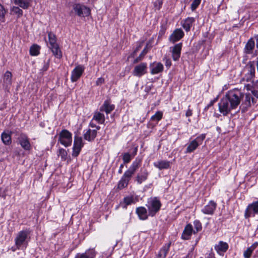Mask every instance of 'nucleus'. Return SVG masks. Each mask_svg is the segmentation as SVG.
I'll list each match as a JSON object with an SVG mask.
<instances>
[{"label":"nucleus","instance_id":"9b49d317","mask_svg":"<svg viewBox=\"0 0 258 258\" xmlns=\"http://www.w3.org/2000/svg\"><path fill=\"white\" fill-rule=\"evenodd\" d=\"M181 48V43H179L178 44L175 45L172 48L171 47L172 56L174 60L177 61L179 59L180 56Z\"/></svg>","mask_w":258,"mask_h":258},{"label":"nucleus","instance_id":"6e6552de","mask_svg":"<svg viewBox=\"0 0 258 258\" xmlns=\"http://www.w3.org/2000/svg\"><path fill=\"white\" fill-rule=\"evenodd\" d=\"M147 63L143 62L135 66L132 73L134 76L140 77L147 73Z\"/></svg>","mask_w":258,"mask_h":258},{"label":"nucleus","instance_id":"0eeeda50","mask_svg":"<svg viewBox=\"0 0 258 258\" xmlns=\"http://www.w3.org/2000/svg\"><path fill=\"white\" fill-rule=\"evenodd\" d=\"M255 214H258V201L253 202L249 204L245 211L244 216L245 218L252 216L254 217Z\"/></svg>","mask_w":258,"mask_h":258},{"label":"nucleus","instance_id":"c85d7f7f","mask_svg":"<svg viewBox=\"0 0 258 258\" xmlns=\"http://www.w3.org/2000/svg\"><path fill=\"white\" fill-rule=\"evenodd\" d=\"M199 143L197 142V140L195 139L192 141L186 149V153H191L195 150L199 145Z\"/></svg>","mask_w":258,"mask_h":258},{"label":"nucleus","instance_id":"8fccbe9b","mask_svg":"<svg viewBox=\"0 0 258 258\" xmlns=\"http://www.w3.org/2000/svg\"><path fill=\"white\" fill-rule=\"evenodd\" d=\"M205 138V135L202 134L200 135V136L198 137L195 140H197V142L200 144L202 143L203 141Z\"/></svg>","mask_w":258,"mask_h":258},{"label":"nucleus","instance_id":"58836bf2","mask_svg":"<svg viewBox=\"0 0 258 258\" xmlns=\"http://www.w3.org/2000/svg\"><path fill=\"white\" fill-rule=\"evenodd\" d=\"M132 158V155L128 153H125L123 154L122 160L124 163H129Z\"/></svg>","mask_w":258,"mask_h":258},{"label":"nucleus","instance_id":"72a5a7b5","mask_svg":"<svg viewBox=\"0 0 258 258\" xmlns=\"http://www.w3.org/2000/svg\"><path fill=\"white\" fill-rule=\"evenodd\" d=\"M49 43L50 46L57 44L56 43V36L52 32H49L48 34Z\"/></svg>","mask_w":258,"mask_h":258},{"label":"nucleus","instance_id":"4468645a","mask_svg":"<svg viewBox=\"0 0 258 258\" xmlns=\"http://www.w3.org/2000/svg\"><path fill=\"white\" fill-rule=\"evenodd\" d=\"M151 73L152 75L158 74L163 70V65L161 62H153L150 64Z\"/></svg>","mask_w":258,"mask_h":258},{"label":"nucleus","instance_id":"49530a36","mask_svg":"<svg viewBox=\"0 0 258 258\" xmlns=\"http://www.w3.org/2000/svg\"><path fill=\"white\" fill-rule=\"evenodd\" d=\"M12 11L16 14H18L19 16L22 15L23 11L19 7H14L12 9Z\"/></svg>","mask_w":258,"mask_h":258},{"label":"nucleus","instance_id":"de8ad7c7","mask_svg":"<svg viewBox=\"0 0 258 258\" xmlns=\"http://www.w3.org/2000/svg\"><path fill=\"white\" fill-rule=\"evenodd\" d=\"M250 99L251 96L249 94H246L245 95V107H247L250 106Z\"/></svg>","mask_w":258,"mask_h":258},{"label":"nucleus","instance_id":"20e7f679","mask_svg":"<svg viewBox=\"0 0 258 258\" xmlns=\"http://www.w3.org/2000/svg\"><path fill=\"white\" fill-rule=\"evenodd\" d=\"M59 141L65 147H68L72 143V134L68 131L62 130L59 135Z\"/></svg>","mask_w":258,"mask_h":258},{"label":"nucleus","instance_id":"cd10ccee","mask_svg":"<svg viewBox=\"0 0 258 258\" xmlns=\"http://www.w3.org/2000/svg\"><path fill=\"white\" fill-rule=\"evenodd\" d=\"M194 21L195 19L194 18H187L183 23L182 27L186 31H188L190 30Z\"/></svg>","mask_w":258,"mask_h":258},{"label":"nucleus","instance_id":"39448f33","mask_svg":"<svg viewBox=\"0 0 258 258\" xmlns=\"http://www.w3.org/2000/svg\"><path fill=\"white\" fill-rule=\"evenodd\" d=\"M83 146L84 144L83 143L82 137L75 136L74 139L72 156L74 157H77Z\"/></svg>","mask_w":258,"mask_h":258},{"label":"nucleus","instance_id":"5701e85b","mask_svg":"<svg viewBox=\"0 0 258 258\" xmlns=\"http://www.w3.org/2000/svg\"><path fill=\"white\" fill-rule=\"evenodd\" d=\"M154 166L160 170L167 169L170 167V162L167 161H159L154 163Z\"/></svg>","mask_w":258,"mask_h":258},{"label":"nucleus","instance_id":"6ab92c4d","mask_svg":"<svg viewBox=\"0 0 258 258\" xmlns=\"http://www.w3.org/2000/svg\"><path fill=\"white\" fill-rule=\"evenodd\" d=\"M97 136V130L88 129L84 134L85 140L91 142L93 141Z\"/></svg>","mask_w":258,"mask_h":258},{"label":"nucleus","instance_id":"7ed1b4c3","mask_svg":"<svg viewBox=\"0 0 258 258\" xmlns=\"http://www.w3.org/2000/svg\"><path fill=\"white\" fill-rule=\"evenodd\" d=\"M161 204L160 202L157 199V198H154L151 199L148 202V205L147 206L149 215L151 216H154L155 214L160 210Z\"/></svg>","mask_w":258,"mask_h":258},{"label":"nucleus","instance_id":"79ce46f5","mask_svg":"<svg viewBox=\"0 0 258 258\" xmlns=\"http://www.w3.org/2000/svg\"><path fill=\"white\" fill-rule=\"evenodd\" d=\"M88 258H94L96 255V252L93 249H89L85 253Z\"/></svg>","mask_w":258,"mask_h":258},{"label":"nucleus","instance_id":"09e8293b","mask_svg":"<svg viewBox=\"0 0 258 258\" xmlns=\"http://www.w3.org/2000/svg\"><path fill=\"white\" fill-rule=\"evenodd\" d=\"M195 227L197 230V232L199 231L202 229V225L201 223L198 221H195L194 222Z\"/></svg>","mask_w":258,"mask_h":258},{"label":"nucleus","instance_id":"f257e3e1","mask_svg":"<svg viewBox=\"0 0 258 258\" xmlns=\"http://www.w3.org/2000/svg\"><path fill=\"white\" fill-rule=\"evenodd\" d=\"M243 97V94L239 90L229 91L218 104L219 111L224 115H227L238 106Z\"/></svg>","mask_w":258,"mask_h":258},{"label":"nucleus","instance_id":"423d86ee","mask_svg":"<svg viewBox=\"0 0 258 258\" xmlns=\"http://www.w3.org/2000/svg\"><path fill=\"white\" fill-rule=\"evenodd\" d=\"M73 9L75 13L80 17L87 16L90 13V10L89 8L80 4H75L73 7Z\"/></svg>","mask_w":258,"mask_h":258},{"label":"nucleus","instance_id":"ea45409f","mask_svg":"<svg viewBox=\"0 0 258 258\" xmlns=\"http://www.w3.org/2000/svg\"><path fill=\"white\" fill-rule=\"evenodd\" d=\"M67 155V153L66 151L63 149H60L58 152V156H60L61 159L63 160H66V157Z\"/></svg>","mask_w":258,"mask_h":258},{"label":"nucleus","instance_id":"c9c22d12","mask_svg":"<svg viewBox=\"0 0 258 258\" xmlns=\"http://www.w3.org/2000/svg\"><path fill=\"white\" fill-rule=\"evenodd\" d=\"M163 116V112L160 111H157L156 113L151 117V120L154 121H159Z\"/></svg>","mask_w":258,"mask_h":258},{"label":"nucleus","instance_id":"e433bc0d","mask_svg":"<svg viewBox=\"0 0 258 258\" xmlns=\"http://www.w3.org/2000/svg\"><path fill=\"white\" fill-rule=\"evenodd\" d=\"M135 172L130 169L126 170L123 174L122 177L125 178L127 180L130 181L132 176L134 174Z\"/></svg>","mask_w":258,"mask_h":258},{"label":"nucleus","instance_id":"5fc2aeb1","mask_svg":"<svg viewBox=\"0 0 258 258\" xmlns=\"http://www.w3.org/2000/svg\"><path fill=\"white\" fill-rule=\"evenodd\" d=\"M165 66L167 67H170L171 66V61L170 59L166 58Z\"/></svg>","mask_w":258,"mask_h":258},{"label":"nucleus","instance_id":"7c9ffc66","mask_svg":"<svg viewBox=\"0 0 258 258\" xmlns=\"http://www.w3.org/2000/svg\"><path fill=\"white\" fill-rule=\"evenodd\" d=\"M12 78V74L9 71H7L5 73V74H4V78H3L4 83L7 86L11 85Z\"/></svg>","mask_w":258,"mask_h":258},{"label":"nucleus","instance_id":"c756f323","mask_svg":"<svg viewBox=\"0 0 258 258\" xmlns=\"http://www.w3.org/2000/svg\"><path fill=\"white\" fill-rule=\"evenodd\" d=\"M141 162H142L141 159L136 158V160L133 162L131 166L130 167V168L128 169L135 173L136 170L141 166Z\"/></svg>","mask_w":258,"mask_h":258},{"label":"nucleus","instance_id":"4d7b16f0","mask_svg":"<svg viewBox=\"0 0 258 258\" xmlns=\"http://www.w3.org/2000/svg\"><path fill=\"white\" fill-rule=\"evenodd\" d=\"M48 67H49V61L48 60L47 62L44 66V67L42 69V70L43 71H46L48 69Z\"/></svg>","mask_w":258,"mask_h":258},{"label":"nucleus","instance_id":"338daca9","mask_svg":"<svg viewBox=\"0 0 258 258\" xmlns=\"http://www.w3.org/2000/svg\"><path fill=\"white\" fill-rule=\"evenodd\" d=\"M95 127L96 128V129L95 130H97V131L98 130H99L100 129V128L99 126H96V125Z\"/></svg>","mask_w":258,"mask_h":258},{"label":"nucleus","instance_id":"f3484780","mask_svg":"<svg viewBox=\"0 0 258 258\" xmlns=\"http://www.w3.org/2000/svg\"><path fill=\"white\" fill-rule=\"evenodd\" d=\"M228 244L226 242L222 241H220L215 246V250L220 254H222L228 249Z\"/></svg>","mask_w":258,"mask_h":258},{"label":"nucleus","instance_id":"3c124183","mask_svg":"<svg viewBox=\"0 0 258 258\" xmlns=\"http://www.w3.org/2000/svg\"><path fill=\"white\" fill-rule=\"evenodd\" d=\"M104 82V79L103 78H98L96 82V84L98 86V85H100L102 84H103Z\"/></svg>","mask_w":258,"mask_h":258},{"label":"nucleus","instance_id":"aec40b11","mask_svg":"<svg viewBox=\"0 0 258 258\" xmlns=\"http://www.w3.org/2000/svg\"><path fill=\"white\" fill-rule=\"evenodd\" d=\"M148 172L147 170H141L140 173L138 174L136 178V181L138 184H141L145 181L148 177Z\"/></svg>","mask_w":258,"mask_h":258},{"label":"nucleus","instance_id":"393cba45","mask_svg":"<svg viewBox=\"0 0 258 258\" xmlns=\"http://www.w3.org/2000/svg\"><path fill=\"white\" fill-rule=\"evenodd\" d=\"M255 43L254 40L251 38L247 42L245 45L244 51L247 54H249L252 52V50L254 48Z\"/></svg>","mask_w":258,"mask_h":258},{"label":"nucleus","instance_id":"2f4dec72","mask_svg":"<svg viewBox=\"0 0 258 258\" xmlns=\"http://www.w3.org/2000/svg\"><path fill=\"white\" fill-rule=\"evenodd\" d=\"M136 201L133 197H126L123 199V204L124 205L123 207L124 208H126L127 206L130 205L132 204H135Z\"/></svg>","mask_w":258,"mask_h":258},{"label":"nucleus","instance_id":"f03ea898","mask_svg":"<svg viewBox=\"0 0 258 258\" xmlns=\"http://www.w3.org/2000/svg\"><path fill=\"white\" fill-rule=\"evenodd\" d=\"M29 234V232L27 230H22L18 232L15 239V245L17 248H20L26 244Z\"/></svg>","mask_w":258,"mask_h":258},{"label":"nucleus","instance_id":"bb28decb","mask_svg":"<svg viewBox=\"0 0 258 258\" xmlns=\"http://www.w3.org/2000/svg\"><path fill=\"white\" fill-rule=\"evenodd\" d=\"M1 139L5 145H9L11 144V134L9 133V132L3 133L1 135Z\"/></svg>","mask_w":258,"mask_h":258},{"label":"nucleus","instance_id":"a211bd4d","mask_svg":"<svg viewBox=\"0 0 258 258\" xmlns=\"http://www.w3.org/2000/svg\"><path fill=\"white\" fill-rule=\"evenodd\" d=\"M171 242L165 244L159 250L156 258H165L169 250Z\"/></svg>","mask_w":258,"mask_h":258},{"label":"nucleus","instance_id":"1a4fd4ad","mask_svg":"<svg viewBox=\"0 0 258 258\" xmlns=\"http://www.w3.org/2000/svg\"><path fill=\"white\" fill-rule=\"evenodd\" d=\"M84 67L82 65H78L72 71L71 74V81L73 82L77 81L82 76L84 71Z\"/></svg>","mask_w":258,"mask_h":258},{"label":"nucleus","instance_id":"37998d69","mask_svg":"<svg viewBox=\"0 0 258 258\" xmlns=\"http://www.w3.org/2000/svg\"><path fill=\"white\" fill-rule=\"evenodd\" d=\"M201 0H194L191 5V9L192 11L195 10L201 3Z\"/></svg>","mask_w":258,"mask_h":258},{"label":"nucleus","instance_id":"412c9836","mask_svg":"<svg viewBox=\"0 0 258 258\" xmlns=\"http://www.w3.org/2000/svg\"><path fill=\"white\" fill-rule=\"evenodd\" d=\"M192 227L191 225H190V224L187 225L186 226V227H185V228L183 231L182 234V239H185V240L188 239L190 238V237L192 234Z\"/></svg>","mask_w":258,"mask_h":258},{"label":"nucleus","instance_id":"13d9d810","mask_svg":"<svg viewBox=\"0 0 258 258\" xmlns=\"http://www.w3.org/2000/svg\"><path fill=\"white\" fill-rule=\"evenodd\" d=\"M258 246V242H254L251 246L249 247L252 249L253 250Z\"/></svg>","mask_w":258,"mask_h":258},{"label":"nucleus","instance_id":"a19ab883","mask_svg":"<svg viewBox=\"0 0 258 258\" xmlns=\"http://www.w3.org/2000/svg\"><path fill=\"white\" fill-rule=\"evenodd\" d=\"M6 13V10L4 9L3 6L0 4V20L2 21V22L4 21V17Z\"/></svg>","mask_w":258,"mask_h":258},{"label":"nucleus","instance_id":"4be33fe9","mask_svg":"<svg viewBox=\"0 0 258 258\" xmlns=\"http://www.w3.org/2000/svg\"><path fill=\"white\" fill-rule=\"evenodd\" d=\"M136 213L141 220H146L148 218L147 210L143 207L137 208Z\"/></svg>","mask_w":258,"mask_h":258},{"label":"nucleus","instance_id":"ddd939ff","mask_svg":"<svg viewBox=\"0 0 258 258\" xmlns=\"http://www.w3.org/2000/svg\"><path fill=\"white\" fill-rule=\"evenodd\" d=\"M255 74V67L252 64H250L247 68V73L243 78V81L250 82L254 77Z\"/></svg>","mask_w":258,"mask_h":258},{"label":"nucleus","instance_id":"9d476101","mask_svg":"<svg viewBox=\"0 0 258 258\" xmlns=\"http://www.w3.org/2000/svg\"><path fill=\"white\" fill-rule=\"evenodd\" d=\"M18 140L21 147L24 150H30L31 149V144L26 135L24 134H21L18 138Z\"/></svg>","mask_w":258,"mask_h":258},{"label":"nucleus","instance_id":"f8f14e48","mask_svg":"<svg viewBox=\"0 0 258 258\" xmlns=\"http://www.w3.org/2000/svg\"><path fill=\"white\" fill-rule=\"evenodd\" d=\"M183 36L184 33L183 31L180 29H177L170 35L169 37V40L170 42L174 43L181 39L183 37Z\"/></svg>","mask_w":258,"mask_h":258},{"label":"nucleus","instance_id":"b1692460","mask_svg":"<svg viewBox=\"0 0 258 258\" xmlns=\"http://www.w3.org/2000/svg\"><path fill=\"white\" fill-rule=\"evenodd\" d=\"M49 47L56 57L60 58L62 57V52L58 44L49 46Z\"/></svg>","mask_w":258,"mask_h":258},{"label":"nucleus","instance_id":"052dcab7","mask_svg":"<svg viewBox=\"0 0 258 258\" xmlns=\"http://www.w3.org/2000/svg\"><path fill=\"white\" fill-rule=\"evenodd\" d=\"M251 92L254 96L258 98V92L257 91L251 90Z\"/></svg>","mask_w":258,"mask_h":258},{"label":"nucleus","instance_id":"4c0bfd02","mask_svg":"<svg viewBox=\"0 0 258 258\" xmlns=\"http://www.w3.org/2000/svg\"><path fill=\"white\" fill-rule=\"evenodd\" d=\"M148 52V50L147 49V47L145 48L140 55L134 60V63H136L138 62L139 61L141 60L144 55Z\"/></svg>","mask_w":258,"mask_h":258},{"label":"nucleus","instance_id":"f704fd0d","mask_svg":"<svg viewBox=\"0 0 258 258\" xmlns=\"http://www.w3.org/2000/svg\"><path fill=\"white\" fill-rule=\"evenodd\" d=\"M129 181L122 177L118 184V187L119 189H122L126 187L128 184Z\"/></svg>","mask_w":258,"mask_h":258},{"label":"nucleus","instance_id":"a878e982","mask_svg":"<svg viewBox=\"0 0 258 258\" xmlns=\"http://www.w3.org/2000/svg\"><path fill=\"white\" fill-rule=\"evenodd\" d=\"M93 119L96 120L99 123L102 124L104 122L105 118L103 113L96 111L94 114Z\"/></svg>","mask_w":258,"mask_h":258},{"label":"nucleus","instance_id":"e2e57ef3","mask_svg":"<svg viewBox=\"0 0 258 258\" xmlns=\"http://www.w3.org/2000/svg\"><path fill=\"white\" fill-rule=\"evenodd\" d=\"M245 87H246L247 90H251L250 87H251V85L250 84H247L246 85H245Z\"/></svg>","mask_w":258,"mask_h":258},{"label":"nucleus","instance_id":"680f3d73","mask_svg":"<svg viewBox=\"0 0 258 258\" xmlns=\"http://www.w3.org/2000/svg\"><path fill=\"white\" fill-rule=\"evenodd\" d=\"M123 164H121L120 165L119 169L118 170V173H122V169L123 168Z\"/></svg>","mask_w":258,"mask_h":258},{"label":"nucleus","instance_id":"473e14b6","mask_svg":"<svg viewBox=\"0 0 258 258\" xmlns=\"http://www.w3.org/2000/svg\"><path fill=\"white\" fill-rule=\"evenodd\" d=\"M40 47L37 45H33L30 48V53L32 56L38 55L40 53Z\"/></svg>","mask_w":258,"mask_h":258},{"label":"nucleus","instance_id":"dca6fc26","mask_svg":"<svg viewBox=\"0 0 258 258\" xmlns=\"http://www.w3.org/2000/svg\"><path fill=\"white\" fill-rule=\"evenodd\" d=\"M216 207V204L213 201H210L202 210L206 214L212 215Z\"/></svg>","mask_w":258,"mask_h":258},{"label":"nucleus","instance_id":"c03bdc74","mask_svg":"<svg viewBox=\"0 0 258 258\" xmlns=\"http://www.w3.org/2000/svg\"><path fill=\"white\" fill-rule=\"evenodd\" d=\"M253 250L251 249L250 247H248L246 249V250L244 252V257L245 258H249L251 255L252 252H253Z\"/></svg>","mask_w":258,"mask_h":258},{"label":"nucleus","instance_id":"603ef678","mask_svg":"<svg viewBox=\"0 0 258 258\" xmlns=\"http://www.w3.org/2000/svg\"><path fill=\"white\" fill-rule=\"evenodd\" d=\"M75 258H88V257L85 253H78L76 255Z\"/></svg>","mask_w":258,"mask_h":258},{"label":"nucleus","instance_id":"69168bd1","mask_svg":"<svg viewBox=\"0 0 258 258\" xmlns=\"http://www.w3.org/2000/svg\"><path fill=\"white\" fill-rule=\"evenodd\" d=\"M90 126L91 127H96V125H95V124H94L93 123H92V122H90Z\"/></svg>","mask_w":258,"mask_h":258},{"label":"nucleus","instance_id":"bf43d9fd","mask_svg":"<svg viewBox=\"0 0 258 258\" xmlns=\"http://www.w3.org/2000/svg\"><path fill=\"white\" fill-rule=\"evenodd\" d=\"M180 109V107L179 104L177 105L176 106L173 108V110L174 111H178Z\"/></svg>","mask_w":258,"mask_h":258},{"label":"nucleus","instance_id":"2eb2a0df","mask_svg":"<svg viewBox=\"0 0 258 258\" xmlns=\"http://www.w3.org/2000/svg\"><path fill=\"white\" fill-rule=\"evenodd\" d=\"M114 109V105L110 103V101L106 100L100 108V111H104L106 114L110 113Z\"/></svg>","mask_w":258,"mask_h":258},{"label":"nucleus","instance_id":"864d4df0","mask_svg":"<svg viewBox=\"0 0 258 258\" xmlns=\"http://www.w3.org/2000/svg\"><path fill=\"white\" fill-rule=\"evenodd\" d=\"M218 99V98H216L214 99V100H212L210 103L206 107V109H208L210 106H212L215 102L217 101Z\"/></svg>","mask_w":258,"mask_h":258},{"label":"nucleus","instance_id":"0e129e2a","mask_svg":"<svg viewBox=\"0 0 258 258\" xmlns=\"http://www.w3.org/2000/svg\"><path fill=\"white\" fill-rule=\"evenodd\" d=\"M207 258H215V256L213 253H210Z\"/></svg>","mask_w":258,"mask_h":258},{"label":"nucleus","instance_id":"774afa93","mask_svg":"<svg viewBox=\"0 0 258 258\" xmlns=\"http://www.w3.org/2000/svg\"><path fill=\"white\" fill-rule=\"evenodd\" d=\"M255 87H256V88H258V82H257V83L255 84Z\"/></svg>","mask_w":258,"mask_h":258},{"label":"nucleus","instance_id":"6e6d98bb","mask_svg":"<svg viewBox=\"0 0 258 258\" xmlns=\"http://www.w3.org/2000/svg\"><path fill=\"white\" fill-rule=\"evenodd\" d=\"M192 114V110L190 109L189 108L188 109V110L186 111L185 115L186 117H189L191 116Z\"/></svg>","mask_w":258,"mask_h":258},{"label":"nucleus","instance_id":"a18cd8bd","mask_svg":"<svg viewBox=\"0 0 258 258\" xmlns=\"http://www.w3.org/2000/svg\"><path fill=\"white\" fill-rule=\"evenodd\" d=\"M19 5L20 7L22 8L23 9H26L29 7V4L27 2L20 0L19 2Z\"/></svg>","mask_w":258,"mask_h":258}]
</instances>
